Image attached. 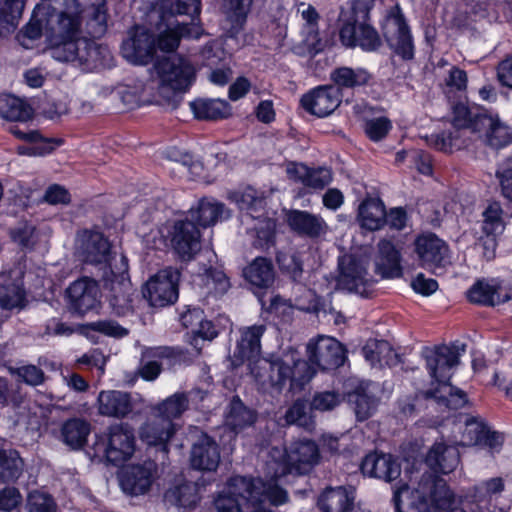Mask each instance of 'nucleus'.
Segmentation results:
<instances>
[{
    "mask_svg": "<svg viewBox=\"0 0 512 512\" xmlns=\"http://www.w3.org/2000/svg\"><path fill=\"white\" fill-rule=\"evenodd\" d=\"M393 501L398 512H429L431 506L443 512L463 510L445 480L432 472L423 473L410 493L407 485L398 488Z\"/></svg>",
    "mask_w": 512,
    "mask_h": 512,
    "instance_id": "obj_1",
    "label": "nucleus"
},
{
    "mask_svg": "<svg viewBox=\"0 0 512 512\" xmlns=\"http://www.w3.org/2000/svg\"><path fill=\"white\" fill-rule=\"evenodd\" d=\"M251 374L263 390L281 392L287 382L289 391L296 394L304 389L315 374V369L301 359H262L251 367Z\"/></svg>",
    "mask_w": 512,
    "mask_h": 512,
    "instance_id": "obj_2",
    "label": "nucleus"
},
{
    "mask_svg": "<svg viewBox=\"0 0 512 512\" xmlns=\"http://www.w3.org/2000/svg\"><path fill=\"white\" fill-rule=\"evenodd\" d=\"M154 69L159 78V103L176 109L195 78L193 65L184 57L175 55L158 59Z\"/></svg>",
    "mask_w": 512,
    "mask_h": 512,
    "instance_id": "obj_3",
    "label": "nucleus"
},
{
    "mask_svg": "<svg viewBox=\"0 0 512 512\" xmlns=\"http://www.w3.org/2000/svg\"><path fill=\"white\" fill-rule=\"evenodd\" d=\"M318 460L319 450L315 442L303 441L295 443L289 452L285 448L272 447L266 466L268 475L276 480L288 474H307Z\"/></svg>",
    "mask_w": 512,
    "mask_h": 512,
    "instance_id": "obj_4",
    "label": "nucleus"
},
{
    "mask_svg": "<svg viewBox=\"0 0 512 512\" xmlns=\"http://www.w3.org/2000/svg\"><path fill=\"white\" fill-rule=\"evenodd\" d=\"M128 259L120 255L114 259L108 267H104L101 281L103 288L107 290V301L111 312L118 317L128 316L133 313V288L129 278Z\"/></svg>",
    "mask_w": 512,
    "mask_h": 512,
    "instance_id": "obj_5",
    "label": "nucleus"
},
{
    "mask_svg": "<svg viewBox=\"0 0 512 512\" xmlns=\"http://www.w3.org/2000/svg\"><path fill=\"white\" fill-rule=\"evenodd\" d=\"M369 263V256L365 253H351L340 257L338 260V288L367 296L372 284L368 277Z\"/></svg>",
    "mask_w": 512,
    "mask_h": 512,
    "instance_id": "obj_6",
    "label": "nucleus"
},
{
    "mask_svg": "<svg viewBox=\"0 0 512 512\" xmlns=\"http://www.w3.org/2000/svg\"><path fill=\"white\" fill-rule=\"evenodd\" d=\"M47 45L51 57L55 60L77 62L80 66H85L88 69L96 66L100 55V47L80 35Z\"/></svg>",
    "mask_w": 512,
    "mask_h": 512,
    "instance_id": "obj_7",
    "label": "nucleus"
},
{
    "mask_svg": "<svg viewBox=\"0 0 512 512\" xmlns=\"http://www.w3.org/2000/svg\"><path fill=\"white\" fill-rule=\"evenodd\" d=\"M465 348V344L458 342L425 347L422 350V356L431 378L438 384L448 381L451 377V369L459 365V358L465 352Z\"/></svg>",
    "mask_w": 512,
    "mask_h": 512,
    "instance_id": "obj_8",
    "label": "nucleus"
},
{
    "mask_svg": "<svg viewBox=\"0 0 512 512\" xmlns=\"http://www.w3.org/2000/svg\"><path fill=\"white\" fill-rule=\"evenodd\" d=\"M180 272L173 267H166L150 277L146 282L143 296L153 307H165L178 299Z\"/></svg>",
    "mask_w": 512,
    "mask_h": 512,
    "instance_id": "obj_9",
    "label": "nucleus"
},
{
    "mask_svg": "<svg viewBox=\"0 0 512 512\" xmlns=\"http://www.w3.org/2000/svg\"><path fill=\"white\" fill-rule=\"evenodd\" d=\"M414 246L421 266L434 274H442L452 264L449 246L433 233L418 236Z\"/></svg>",
    "mask_w": 512,
    "mask_h": 512,
    "instance_id": "obj_10",
    "label": "nucleus"
},
{
    "mask_svg": "<svg viewBox=\"0 0 512 512\" xmlns=\"http://www.w3.org/2000/svg\"><path fill=\"white\" fill-rule=\"evenodd\" d=\"M75 254L83 263L95 266L108 262L110 265L114 259H119L111 258V244L103 233L87 229L77 233Z\"/></svg>",
    "mask_w": 512,
    "mask_h": 512,
    "instance_id": "obj_11",
    "label": "nucleus"
},
{
    "mask_svg": "<svg viewBox=\"0 0 512 512\" xmlns=\"http://www.w3.org/2000/svg\"><path fill=\"white\" fill-rule=\"evenodd\" d=\"M44 36L47 44L71 39L80 35V17L77 9L75 11H57L54 7L43 6Z\"/></svg>",
    "mask_w": 512,
    "mask_h": 512,
    "instance_id": "obj_12",
    "label": "nucleus"
},
{
    "mask_svg": "<svg viewBox=\"0 0 512 512\" xmlns=\"http://www.w3.org/2000/svg\"><path fill=\"white\" fill-rule=\"evenodd\" d=\"M67 309L80 316L97 309L100 306V289L96 280L84 276L67 287Z\"/></svg>",
    "mask_w": 512,
    "mask_h": 512,
    "instance_id": "obj_13",
    "label": "nucleus"
},
{
    "mask_svg": "<svg viewBox=\"0 0 512 512\" xmlns=\"http://www.w3.org/2000/svg\"><path fill=\"white\" fill-rule=\"evenodd\" d=\"M383 35L396 54L407 60L413 58L412 37L398 5L387 15L383 24Z\"/></svg>",
    "mask_w": 512,
    "mask_h": 512,
    "instance_id": "obj_14",
    "label": "nucleus"
},
{
    "mask_svg": "<svg viewBox=\"0 0 512 512\" xmlns=\"http://www.w3.org/2000/svg\"><path fill=\"white\" fill-rule=\"evenodd\" d=\"M183 352L175 347L158 346L145 348L142 351L138 375L146 381H154L162 371L165 362L172 367L183 360Z\"/></svg>",
    "mask_w": 512,
    "mask_h": 512,
    "instance_id": "obj_15",
    "label": "nucleus"
},
{
    "mask_svg": "<svg viewBox=\"0 0 512 512\" xmlns=\"http://www.w3.org/2000/svg\"><path fill=\"white\" fill-rule=\"evenodd\" d=\"M105 456L113 465H121L129 460L135 451V436L127 424H115L108 428Z\"/></svg>",
    "mask_w": 512,
    "mask_h": 512,
    "instance_id": "obj_16",
    "label": "nucleus"
},
{
    "mask_svg": "<svg viewBox=\"0 0 512 512\" xmlns=\"http://www.w3.org/2000/svg\"><path fill=\"white\" fill-rule=\"evenodd\" d=\"M234 491H249L246 496L251 506L257 507L266 502L273 505H280L287 501V492L275 483H265L261 479L238 477L232 485Z\"/></svg>",
    "mask_w": 512,
    "mask_h": 512,
    "instance_id": "obj_17",
    "label": "nucleus"
},
{
    "mask_svg": "<svg viewBox=\"0 0 512 512\" xmlns=\"http://www.w3.org/2000/svg\"><path fill=\"white\" fill-rule=\"evenodd\" d=\"M122 55L134 64H148L156 51L155 37L144 27L135 26L121 46Z\"/></svg>",
    "mask_w": 512,
    "mask_h": 512,
    "instance_id": "obj_18",
    "label": "nucleus"
},
{
    "mask_svg": "<svg viewBox=\"0 0 512 512\" xmlns=\"http://www.w3.org/2000/svg\"><path fill=\"white\" fill-rule=\"evenodd\" d=\"M200 237V231L193 221L178 220L170 231L171 247L183 261H190L201 249Z\"/></svg>",
    "mask_w": 512,
    "mask_h": 512,
    "instance_id": "obj_19",
    "label": "nucleus"
},
{
    "mask_svg": "<svg viewBox=\"0 0 512 512\" xmlns=\"http://www.w3.org/2000/svg\"><path fill=\"white\" fill-rule=\"evenodd\" d=\"M194 470L216 472L221 462V449L216 440L206 433H201L193 442L189 456Z\"/></svg>",
    "mask_w": 512,
    "mask_h": 512,
    "instance_id": "obj_20",
    "label": "nucleus"
},
{
    "mask_svg": "<svg viewBox=\"0 0 512 512\" xmlns=\"http://www.w3.org/2000/svg\"><path fill=\"white\" fill-rule=\"evenodd\" d=\"M345 361V350L340 342L330 337H320L308 345V363L322 370H335Z\"/></svg>",
    "mask_w": 512,
    "mask_h": 512,
    "instance_id": "obj_21",
    "label": "nucleus"
},
{
    "mask_svg": "<svg viewBox=\"0 0 512 512\" xmlns=\"http://www.w3.org/2000/svg\"><path fill=\"white\" fill-rule=\"evenodd\" d=\"M473 133L484 137V142L494 149H501L512 143V130L498 115H479L473 122Z\"/></svg>",
    "mask_w": 512,
    "mask_h": 512,
    "instance_id": "obj_22",
    "label": "nucleus"
},
{
    "mask_svg": "<svg viewBox=\"0 0 512 512\" xmlns=\"http://www.w3.org/2000/svg\"><path fill=\"white\" fill-rule=\"evenodd\" d=\"M301 106L317 117H326L333 113L341 103V94L334 85L319 86L303 95Z\"/></svg>",
    "mask_w": 512,
    "mask_h": 512,
    "instance_id": "obj_23",
    "label": "nucleus"
},
{
    "mask_svg": "<svg viewBox=\"0 0 512 512\" xmlns=\"http://www.w3.org/2000/svg\"><path fill=\"white\" fill-rule=\"evenodd\" d=\"M340 40L347 47L359 46L365 51H375L382 44L378 32L372 26L357 21L342 26Z\"/></svg>",
    "mask_w": 512,
    "mask_h": 512,
    "instance_id": "obj_24",
    "label": "nucleus"
},
{
    "mask_svg": "<svg viewBox=\"0 0 512 512\" xmlns=\"http://www.w3.org/2000/svg\"><path fill=\"white\" fill-rule=\"evenodd\" d=\"M287 224L297 235L309 239L324 237L328 231L325 220L316 214L303 210H290L286 216Z\"/></svg>",
    "mask_w": 512,
    "mask_h": 512,
    "instance_id": "obj_25",
    "label": "nucleus"
},
{
    "mask_svg": "<svg viewBox=\"0 0 512 512\" xmlns=\"http://www.w3.org/2000/svg\"><path fill=\"white\" fill-rule=\"evenodd\" d=\"M156 472L157 464L151 460L133 465L126 469L121 476L122 489L131 495L144 494L150 489Z\"/></svg>",
    "mask_w": 512,
    "mask_h": 512,
    "instance_id": "obj_26",
    "label": "nucleus"
},
{
    "mask_svg": "<svg viewBox=\"0 0 512 512\" xmlns=\"http://www.w3.org/2000/svg\"><path fill=\"white\" fill-rule=\"evenodd\" d=\"M361 471L365 476L386 482L397 479L401 466L391 454L373 452L367 454L361 462Z\"/></svg>",
    "mask_w": 512,
    "mask_h": 512,
    "instance_id": "obj_27",
    "label": "nucleus"
},
{
    "mask_svg": "<svg viewBox=\"0 0 512 512\" xmlns=\"http://www.w3.org/2000/svg\"><path fill=\"white\" fill-rule=\"evenodd\" d=\"M401 253L396 246L387 239L377 243V253L374 259L375 273L383 279L400 278L403 275Z\"/></svg>",
    "mask_w": 512,
    "mask_h": 512,
    "instance_id": "obj_28",
    "label": "nucleus"
},
{
    "mask_svg": "<svg viewBox=\"0 0 512 512\" xmlns=\"http://www.w3.org/2000/svg\"><path fill=\"white\" fill-rule=\"evenodd\" d=\"M228 199L236 203L239 209L245 212L242 215V222L248 220H259L265 215L264 192L258 191L251 186L228 193Z\"/></svg>",
    "mask_w": 512,
    "mask_h": 512,
    "instance_id": "obj_29",
    "label": "nucleus"
},
{
    "mask_svg": "<svg viewBox=\"0 0 512 512\" xmlns=\"http://www.w3.org/2000/svg\"><path fill=\"white\" fill-rule=\"evenodd\" d=\"M265 330V325H253L240 330L241 336L232 356L234 366H240L245 360H252L260 355L261 337Z\"/></svg>",
    "mask_w": 512,
    "mask_h": 512,
    "instance_id": "obj_30",
    "label": "nucleus"
},
{
    "mask_svg": "<svg viewBox=\"0 0 512 512\" xmlns=\"http://www.w3.org/2000/svg\"><path fill=\"white\" fill-rule=\"evenodd\" d=\"M355 494L343 486L327 487L318 497L317 505L321 512H351Z\"/></svg>",
    "mask_w": 512,
    "mask_h": 512,
    "instance_id": "obj_31",
    "label": "nucleus"
},
{
    "mask_svg": "<svg viewBox=\"0 0 512 512\" xmlns=\"http://www.w3.org/2000/svg\"><path fill=\"white\" fill-rule=\"evenodd\" d=\"M97 401L99 414L103 416L124 418L133 409L130 394L123 391H101Z\"/></svg>",
    "mask_w": 512,
    "mask_h": 512,
    "instance_id": "obj_32",
    "label": "nucleus"
},
{
    "mask_svg": "<svg viewBox=\"0 0 512 512\" xmlns=\"http://www.w3.org/2000/svg\"><path fill=\"white\" fill-rule=\"evenodd\" d=\"M425 461L434 472L448 474L458 466L460 454L456 447L435 443L428 451Z\"/></svg>",
    "mask_w": 512,
    "mask_h": 512,
    "instance_id": "obj_33",
    "label": "nucleus"
},
{
    "mask_svg": "<svg viewBox=\"0 0 512 512\" xmlns=\"http://www.w3.org/2000/svg\"><path fill=\"white\" fill-rule=\"evenodd\" d=\"M172 23L167 22L168 28L159 33L155 39L156 47L163 52L175 51L183 37H197L199 28L195 24L178 23L170 27Z\"/></svg>",
    "mask_w": 512,
    "mask_h": 512,
    "instance_id": "obj_34",
    "label": "nucleus"
},
{
    "mask_svg": "<svg viewBox=\"0 0 512 512\" xmlns=\"http://www.w3.org/2000/svg\"><path fill=\"white\" fill-rule=\"evenodd\" d=\"M471 303L495 306L509 301L512 296L501 287L492 286L484 281L476 282L467 292Z\"/></svg>",
    "mask_w": 512,
    "mask_h": 512,
    "instance_id": "obj_35",
    "label": "nucleus"
},
{
    "mask_svg": "<svg viewBox=\"0 0 512 512\" xmlns=\"http://www.w3.org/2000/svg\"><path fill=\"white\" fill-rule=\"evenodd\" d=\"M419 395L425 399H434L439 405L449 409H459L467 403L466 393L448 381L438 384L435 389L421 391Z\"/></svg>",
    "mask_w": 512,
    "mask_h": 512,
    "instance_id": "obj_36",
    "label": "nucleus"
},
{
    "mask_svg": "<svg viewBox=\"0 0 512 512\" xmlns=\"http://www.w3.org/2000/svg\"><path fill=\"white\" fill-rule=\"evenodd\" d=\"M174 431L173 422L156 413L153 419L142 427L140 435L148 445H163L166 447V443L172 437Z\"/></svg>",
    "mask_w": 512,
    "mask_h": 512,
    "instance_id": "obj_37",
    "label": "nucleus"
},
{
    "mask_svg": "<svg viewBox=\"0 0 512 512\" xmlns=\"http://www.w3.org/2000/svg\"><path fill=\"white\" fill-rule=\"evenodd\" d=\"M287 172L296 181L313 189H323L332 180L331 170L327 168L310 169L304 164H293Z\"/></svg>",
    "mask_w": 512,
    "mask_h": 512,
    "instance_id": "obj_38",
    "label": "nucleus"
},
{
    "mask_svg": "<svg viewBox=\"0 0 512 512\" xmlns=\"http://www.w3.org/2000/svg\"><path fill=\"white\" fill-rule=\"evenodd\" d=\"M245 279L255 287L269 288L275 280L273 263L265 257H256L244 270Z\"/></svg>",
    "mask_w": 512,
    "mask_h": 512,
    "instance_id": "obj_39",
    "label": "nucleus"
},
{
    "mask_svg": "<svg viewBox=\"0 0 512 512\" xmlns=\"http://www.w3.org/2000/svg\"><path fill=\"white\" fill-rule=\"evenodd\" d=\"M358 220L361 227L370 231L380 229L386 223V210L378 198L365 199L358 208Z\"/></svg>",
    "mask_w": 512,
    "mask_h": 512,
    "instance_id": "obj_40",
    "label": "nucleus"
},
{
    "mask_svg": "<svg viewBox=\"0 0 512 512\" xmlns=\"http://www.w3.org/2000/svg\"><path fill=\"white\" fill-rule=\"evenodd\" d=\"M331 80L339 90L340 88L354 89L369 84L372 74L362 67L342 66L332 71Z\"/></svg>",
    "mask_w": 512,
    "mask_h": 512,
    "instance_id": "obj_41",
    "label": "nucleus"
},
{
    "mask_svg": "<svg viewBox=\"0 0 512 512\" xmlns=\"http://www.w3.org/2000/svg\"><path fill=\"white\" fill-rule=\"evenodd\" d=\"M256 413L246 407L239 397L230 401L225 414V425L235 432H239L254 424Z\"/></svg>",
    "mask_w": 512,
    "mask_h": 512,
    "instance_id": "obj_42",
    "label": "nucleus"
},
{
    "mask_svg": "<svg viewBox=\"0 0 512 512\" xmlns=\"http://www.w3.org/2000/svg\"><path fill=\"white\" fill-rule=\"evenodd\" d=\"M192 112L197 119L217 120L231 115V106L221 99H197L190 103Z\"/></svg>",
    "mask_w": 512,
    "mask_h": 512,
    "instance_id": "obj_43",
    "label": "nucleus"
},
{
    "mask_svg": "<svg viewBox=\"0 0 512 512\" xmlns=\"http://www.w3.org/2000/svg\"><path fill=\"white\" fill-rule=\"evenodd\" d=\"M160 18L168 22L170 17L188 16L191 18L189 24H195L194 20L200 15V0H162L160 3Z\"/></svg>",
    "mask_w": 512,
    "mask_h": 512,
    "instance_id": "obj_44",
    "label": "nucleus"
},
{
    "mask_svg": "<svg viewBox=\"0 0 512 512\" xmlns=\"http://www.w3.org/2000/svg\"><path fill=\"white\" fill-rule=\"evenodd\" d=\"M238 477L239 476L232 477L226 489L214 500V506L217 512H242L244 505H251V502L246 497L250 494L249 491H234L232 485L234 480Z\"/></svg>",
    "mask_w": 512,
    "mask_h": 512,
    "instance_id": "obj_45",
    "label": "nucleus"
},
{
    "mask_svg": "<svg viewBox=\"0 0 512 512\" xmlns=\"http://www.w3.org/2000/svg\"><path fill=\"white\" fill-rule=\"evenodd\" d=\"M90 431L89 422L81 418H71L61 427V439L72 449H80L86 444Z\"/></svg>",
    "mask_w": 512,
    "mask_h": 512,
    "instance_id": "obj_46",
    "label": "nucleus"
},
{
    "mask_svg": "<svg viewBox=\"0 0 512 512\" xmlns=\"http://www.w3.org/2000/svg\"><path fill=\"white\" fill-rule=\"evenodd\" d=\"M349 401L358 421H365L376 411L378 399L371 393L370 385H360L354 392L349 394Z\"/></svg>",
    "mask_w": 512,
    "mask_h": 512,
    "instance_id": "obj_47",
    "label": "nucleus"
},
{
    "mask_svg": "<svg viewBox=\"0 0 512 512\" xmlns=\"http://www.w3.org/2000/svg\"><path fill=\"white\" fill-rule=\"evenodd\" d=\"M0 116L9 121L26 122L33 116L32 107L18 97L0 95Z\"/></svg>",
    "mask_w": 512,
    "mask_h": 512,
    "instance_id": "obj_48",
    "label": "nucleus"
},
{
    "mask_svg": "<svg viewBox=\"0 0 512 512\" xmlns=\"http://www.w3.org/2000/svg\"><path fill=\"white\" fill-rule=\"evenodd\" d=\"M362 354L372 366L376 364L390 366L396 363L397 358V354L385 340L369 339L362 348Z\"/></svg>",
    "mask_w": 512,
    "mask_h": 512,
    "instance_id": "obj_49",
    "label": "nucleus"
},
{
    "mask_svg": "<svg viewBox=\"0 0 512 512\" xmlns=\"http://www.w3.org/2000/svg\"><path fill=\"white\" fill-rule=\"evenodd\" d=\"M164 499L170 505L181 508H193L199 501L198 483L183 482L166 491Z\"/></svg>",
    "mask_w": 512,
    "mask_h": 512,
    "instance_id": "obj_50",
    "label": "nucleus"
},
{
    "mask_svg": "<svg viewBox=\"0 0 512 512\" xmlns=\"http://www.w3.org/2000/svg\"><path fill=\"white\" fill-rule=\"evenodd\" d=\"M190 214L202 227L214 225L218 220L229 216L224 204L211 202L206 199H202L199 202L197 209H191Z\"/></svg>",
    "mask_w": 512,
    "mask_h": 512,
    "instance_id": "obj_51",
    "label": "nucleus"
},
{
    "mask_svg": "<svg viewBox=\"0 0 512 512\" xmlns=\"http://www.w3.org/2000/svg\"><path fill=\"white\" fill-rule=\"evenodd\" d=\"M253 0H223V9L231 24L230 33L238 34L246 22Z\"/></svg>",
    "mask_w": 512,
    "mask_h": 512,
    "instance_id": "obj_52",
    "label": "nucleus"
},
{
    "mask_svg": "<svg viewBox=\"0 0 512 512\" xmlns=\"http://www.w3.org/2000/svg\"><path fill=\"white\" fill-rule=\"evenodd\" d=\"M23 460L13 449H0V483L16 481L23 472Z\"/></svg>",
    "mask_w": 512,
    "mask_h": 512,
    "instance_id": "obj_53",
    "label": "nucleus"
},
{
    "mask_svg": "<svg viewBox=\"0 0 512 512\" xmlns=\"http://www.w3.org/2000/svg\"><path fill=\"white\" fill-rule=\"evenodd\" d=\"M43 6H37L30 21L18 32L17 39L25 48L30 47V42L39 39L44 35Z\"/></svg>",
    "mask_w": 512,
    "mask_h": 512,
    "instance_id": "obj_54",
    "label": "nucleus"
},
{
    "mask_svg": "<svg viewBox=\"0 0 512 512\" xmlns=\"http://www.w3.org/2000/svg\"><path fill=\"white\" fill-rule=\"evenodd\" d=\"M24 300V291L20 283H7L5 275L0 276V307L11 310L21 307Z\"/></svg>",
    "mask_w": 512,
    "mask_h": 512,
    "instance_id": "obj_55",
    "label": "nucleus"
},
{
    "mask_svg": "<svg viewBox=\"0 0 512 512\" xmlns=\"http://www.w3.org/2000/svg\"><path fill=\"white\" fill-rule=\"evenodd\" d=\"M189 405L188 395L184 392L175 393L160 403L157 408V414L172 422L187 410Z\"/></svg>",
    "mask_w": 512,
    "mask_h": 512,
    "instance_id": "obj_56",
    "label": "nucleus"
},
{
    "mask_svg": "<svg viewBox=\"0 0 512 512\" xmlns=\"http://www.w3.org/2000/svg\"><path fill=\"white\" fill-rule=\"evenodd\" d=\"M466 130H469V128H454L452 132L433 135L431 137V145L446 153L460 150L467 145L466 141L462 139Z\"/></svg>",
    "mask_w": 512,
    "mask_h": 512,
    "instance_id": "obj_57",
    "label": "nucleus"
},
{
    "mask_svg": "<svg viewBox=\"0 0 512 512\" xmlns=\"http://www.w3.org/2000/svg\"><path fill=\"white\" fill-rule=\"evenodd\" d=\"M487 429L488 427L482 419L475 416H465L461 444L464 446L482 444Z\"/></svg>",
    "mask_w": 512,
    "mask_h": 512,
    "instance_id": "obj_58",
    "label": "nucleus"
},
{
    "mask_svg": "<svg viewBox=\"0 0 512 512\" xmlns=\"http://www.w3.org/2000/svg\"><path fill=\"white\" fill-rule=\"evenodd\" d=\"M27 0H2L0 6V24L9 29H14L23 14Z\"/></svg>",
    "mask_w": 512,
    "mask_h": 512,
    "instance_id": "obj_59",
    "label": "nucleus"
},
{
    "mask_svg": "<svg viewBox=\"0 0 512 512\" xmlns=\"http://www.w3.org/2000/svg\"><path fill=\"white\" fill-rule=\"evenodd\" d=\"M505 488L504 480L501 477L491 478L475 487V498L479 503H490L496 499Z\"/></svg>",
    "mask_w": 512,
    "mask_h": 512,
    "instance_id": "obj_60",
    "label": "nucleus"
},
{
    "mask_svg": "<svg viewBox=\"0 0 512 512\" xmlns=\"http://www.w3.org/2000/svg\"><path fill=\"white\" fill-rule=\"evenodd\" d=\"M482 215L486 235H495L503 230L502 208L498 202L490 203Z\"/></svg>",
    "mask_w": 512,
    "mask_h": 512,
    "instance_id": "obj_61",
    "label": "nucleus"
},
{
    "mask_svg": "<svg viewBox=\"0 0 512 512\" xmlns=\"http://www.w3.org/2000/svg\"><path fill=\"white\" fill-rule=\"evenodd\" d=\"M285 421L287 424H296L301 427H308L311 424V417L308 412V405L305 400H296L286 411Z\"/></svg>",
    "mask_w": 512,
    "mask_h": 512,
    "instance_id": "obj_62",
    "label": "nucleus"
},
{
    "mask_svg": "<svg viewBox=\"0 0 512 512\" xmlns=\"http://www.w3.org/2000/svg\"><path fill=\"white\" fill-rule=\"evenodd\" d=\"M277 261L281 270L287 273L293 281H301L303 275V262L297 254H279L277 256Z\"/></svg>",
    "mask_w": 512,
    "mask_h": 512,
    "instance_id": "obj_63",
    "label": "nucleus"
},
{
    "mask_svg": "<svg viewBox=\"0 0 512 512\" xmlns=\"http://www.w3.org/2000/svg\"><path fill=\"white\" fill-rule=\"evenodd\" d=\"M27 512H56V504L50 495L33 491L27 498Z\"/></svg>",
    "mask_w": 512,
    "mask_h": 512,
    "instance_id": "obj_64",
    "label": "nucleus"
}]
</instances>
